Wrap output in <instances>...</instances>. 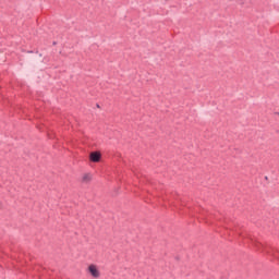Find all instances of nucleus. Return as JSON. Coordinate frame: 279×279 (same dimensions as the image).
<instances>
[{
	"instance_id": "obj_3",
	"label": "nucleus",
	"mask_w": 279,
	"mask_h": 279,
	"mask_svg": "<svg viewBox=\"0 0 279 279\" xmlns=\"http://www.w3.org/2000/svg\"><path fill=\"white\" fill-rule=\"evenodd\" d=\"M92 180H93V174L90 173H84L81 178V182L83 184H88L89 182H92Z\"/></svg>"
},
{
	"instance_id": "obj_1",
	"label": "nucleus",
	"mask_w": 279,
	"mask_h": 279,
	"mask_svg": "<svg viewBox=\"0 0 279 279\" xmlns=\"http://www.w3.org/2000/svg\"><path fill=\"white\" fill-rule=\"evenodd\" d=\"M87 272L89 274V276L94 279H98L101 278V270H99V266L95 265V264H90L87 267Z\"/></svg>"
},
{
	"instance_id": "obj_2",
	"label": "nucleus",
	"mask_w": 279,
	"mask_h": 279,
	"mask_svg": "<svg viewBox=\"0 0 279 279\" xmlns=\"http://www.w3.org/2000/svg\"><path fill=\"white\" fill-rule=\"evenodd\" d=\"M89 160L90 162H100L101 160V153L99 151H93L89 154Z\"/></svg>"
}]
</instances>
